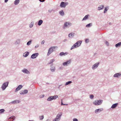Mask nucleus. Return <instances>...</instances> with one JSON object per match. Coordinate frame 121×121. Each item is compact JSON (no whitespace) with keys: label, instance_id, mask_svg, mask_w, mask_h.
<instances>
[{"label":"nucleus","instance_id":"1","mask_svg":"<svg viewBox=\"0 0 121 121\" xmlns=\"http://www.w3.org/2000/svg\"><path fill=\"white\" fill-rule=\"evenodd\" d=\"M82 42V41L81 40H79L78 41L71 47L70 48V50H72L73 49L80 47L81 45Z\"/></svg>","mask_w":121,"mask_h":121},{"label":"nucleus","instance_id":"2","mask_svg":"<svg viewBox=\"0 0 121 121\" xmlns=\"http://www.w3.org/2000/svg\"><path fill=\"white\" fill-rule=\"evenodd\" d=\"M72 25V23L69 22H65L63 26V28L65 29L69 28Z\"/></svg>","mask_w":121,"mask_h":121},{"label":"nucleus","instance_id":"3","mask_svg":"<svg viewBox=\"0 0 121 121\" xmlns=\"http://www.w3.org/2000/svg\"><path fill=\"white\" fill-rule=\"evenodd\" d=\"M62 115V113L60 112L57 115L55 118L54 119L53 121H59L60 120L61 117Z\"/></svg>","mask_w":121,"mask_h":121},{"label":"nucleus","instance_id":"4","mask_svg":"<svg viewBox=\"0 0 121 121\" xmlns=\"http://www.w3.org/2000/svg\"><path fill=\"white\" fill-rule=\"evenodd\" d=\"M103 101L102 100H95L93 102L94 104L96 105H101Z\"/></svg>","mask_w":121,"mask_h":121},{"label":"nucleus","instance_id":"5","mask_svg":"<svg viewBox=\"0 0 121 121\" xmlns=\"http://www.w3.org/2000/svg\"><path fill=\"white\" fill-rule=\"evenodd\" d=\"M9 83L8 82H7L3 83L2 84L1 88L3 91L7 87H8Z\"/></svg>","mask_w":121,"mask_h":121},{"label":"nucleus","instance_id":"6","mask_svg":"<svg viewBox=\"0 0 121 121\" xmlns=\"http://www.w3.org/2000/svg\"><path fill=\"white\" fill-rule=\"evenodd\" d=\"M58 97L57 95L50 96L48 98L47 100L48 101H51L53 100L56 99Z\"/></svg>","mask_w":121,"mask_h":121},{"label":"nucleus","instance_id":"7","mask_svg":"<svg viewBox=\"0 0 121 121\" xmlns=\"http://www.w3.org/2000/svg\"><path fill=\"white\" fill-rule=\"evenodd\" d=\"M55 47H51L48 50V52L47 54V55L49 56L53 52L54 50L55 49Z\"/></svg>","mask_w":121,"mask_h":121},{"label":"nucleus","instance_id":"8","mask_svg":"<svg viewBox=\"0 0 121 121\" xmlns=\"http://www.w3.org/2000/svg\"><path fill=\"white\" fill-rule=\"evenodd\" d=\"M21 40L20 39H17L14 43V44L15 46H18L20 43Z\"/></svg>","mask_w":121,"mask_h":121},{"label":"nucleus","instance_id":"9","mask_svg":"<svg viewBox=\"0 0 121 121\" xmlns=\"http://www.w3.org/2000/svg\"><path fill=\"white\" fill-rule=\"evenodd\" d=\"M71 60H68L66 61L63 63V65L64 66L68 65L71 63Z\"/></svg>","mask_w":121,"mask_h":121},{"label":"nucleus","instance_id":"10","mask_svg":"<svg viewBox=\"0 0 121 121\" xmlns=\"http://www.w3.org/2000/svg\"><path fill=\"white\" fill-rule=\"evenodd\" d=\"M99 64V62H97L95 64L93 65L92 69H93L94 70L98 67Z\"/></svg>","mask_w":121,"mask_h":121},{"label":"nucleus","instance_id":"11","mask_svg":"<svg viewBox=\"0 0 121 121\" xmlns=\"http://www.w3.org/2000/svg\"><path fill=\"white\" fill-rule=\"evenodd\" d=\"M39 55L38 53H36L32 54L31 56V58L32 59H35Z\"/></svg>","mask_w":121,"mask_h":121},{"label":"nucleus","instance_id":"12","mask_svg":"<svg viewBox=\"0 0 121 121\" xmlns=\"http://www.w3.org/2000/svg\"><path fill=\"white\" fill-rule=\"evenodd\" d=\"M20 102V101L19 100H15L12 101L11 102H10V103H11L13 104H16L17 103H19Z\"/></svg>","mask_w":121,"mask_h":121},{"label":"nucleus","instance_id":"13","mask_svg":"<svg viewBox=\"0 0 121 121\" xmlns=\"http://www.w3.org/2000/svg\"><path fill=\"white\" fill-rule=\"evenodd\" d=\"M22 87L23 86L22 85H19L16 89V90L15 91V92H16L20 90L22 88Z\"/></svg>","mask_w":121,"mask_h":121},{"label":"nucleus","instance_id":"14","mask_svg":"<svg viewBox=\"0 0 121 121\" xmlns=\"http://www.w3.org/2000/svg\"><path fill=\"white\" fill-rule=\"evenodd\" d=\"M103 110V109L102 108L98 109H96L95 111V113H97L99 112H100Z\"/></svg>","mask_w":121,"mask_h":121},{"label":"nucleus","instance_id":"15","mask_svg":"<svg viewBox=\"0 0 121 121\" xmlns=\"http://www.w3.org/2000/svg\"><path fill=\"white\" fill-rule=\"evenodd\" d=\"M104 7V6L102 4L100 5L99 6L97 10H100L103 9Z\"/></svg>","mask_w":121,"mask_h":121},{"label":"nucleus","instance_id":"16","mask_svg":"<svg viewBox=\"0 0 121 121\" xmlns=\"http://www.w3.org/2000/svg\"><path fill=\"white\" fill-rule=\"evenodd\" d=\"M75 33L73 32H71L68 35L69 37L70 38L73 37L74 36Z\"/></svg>","mask_w":121,"mask_h":121},{"label":"nucleus","instance_id":"17","mask_svg":"<svg viewBox=\"0 0 121 121\" xmlns=\"http://www.w3.org/2000/svg\"><path fill=\"white\" fill-rule=\"evenodd\" d=\"M23 73L28 74H29L30 73L29 71L25 68L23 69Z\"/></svg>","mask_w":121,"mask_h":121},{"label":"nucleus","instance_id":"18","mask_svg":"<svg viewBox=\"0 0 121 121\" xmlns=\"http://www.w3.org/2000/svg\"><path fill=\"white\" fill-rule=\"evenodd\" d=\"M64 2H62L60 5V7L61 8H65V6L64 3Z\"/></svg>","mask_w":121,"mask_h":121},{"label":"nucleus","instance_id":"19","mask_svg":"<svg viewBox=\"0 0 121 121\" xmlns=\"http://www.w3.org/2000/svg\"><path fill=\"white\" fill-rule=\"evenodd\" d=\"M68 52H66L65 53H64L63 52H62L60 53L59 55L60 56H65L68 54Z\"/></svg>","mask_w":121,"mask_h":121},{"label":"nucleus","instance_id":"20","mask_svg":"<svg viewBox=\"0 0 121 121\" xmlns=\"http://www.w3.org/2000/svg\"><path fill=\"white\" fill-rule=\"evenodd\" d=\"M121 74L119 73H115L113 75V77H114L118 78L119 77L121 76Z\"/></svg>","mask_w":121,"mask_h":121},{"label":"nucleus","instance_id":"21","mask_svg":"<svg viewBox=\"0 0 121 121\" xmlns=\"http://www.w3.org/2000/svg\"><path fill=\"white\" fill-rule=\"evenodd\" d=\"M90 16V15L89 14H87L82 19V21L86 20L88 18V17Z\"/></svg>","mask_w":121,"mask_h":121},{"label":"nucleus","instance_id":"22","mask_svg":"<svg viewBox=\"0 0 121 121\" xmlns=\"http://www.w3.org/2000/svg\"><path fill=\"white\" fill-rule=\"evenodd\" d=\"M118 103H117L113 104L111 107V108H114L117 106Z\"/></svg>","mask_w":121,"mask_h":121},{"label":"nucleus","instance_id":"23","mask_svg":"<svg viewBox=\"0 0 121 121\" xmlns=\"http://www.w3.org/2000/svg\"><path fill=\"white\" fill-rule=\"evenodd\" d=\"M29 53L28 52H26L23 53V56L26 57L29 55Z\"/></svg>","mask_w":121,"mask_h":121},{"label":"nucleus","instance_id":"24","mask_svg":"<svg viewBox=\"0 0 121 121\" xmlns=\"http://www.w3.org/2000/svg\"><path fill=\"white\" fill-rule=\"evenodd\" d=\"M59 13L60 15L61 16H64L65 15V13L63 10H61L59 12Z\"/></svg>","mask_w":121,"mask_h":121},{"label":"nucleus","instance_id":"25","mask_svg":"<svg viewBox=\"0 0 121 121\" xmlns=\"http://www.w3.org/2000/svg\"><path fill=\"white\" fill-rule=\"evenodd\" d=\"M109 7L108 6H106L104 9V13H105L108 11V9H109Z\"/></svg>","mask_w":121,"mask_h":121},{"label":"nucleus","instance_id":"26","mask_svg":"<svg viewBox=\"0 0 121 121\" xmlns=\"http://www.w3.org/2000/svg\"><path fill=\"white\" fill-rule=\"evenodd\" d=\"M121 46V42H119L116 44L115 45V47L116 48H118L120 47Z\"/></svg>","mask_w":121,"mask_h":121},{"label":"nucleus","instance_id":"27","mask_svg":"<svg viewBox=\"0 0 121 121\" xmlns=\"http://www.w3.org/2000/svg\"><path fill=\"white\" fill-rule=\"evenodd\" d=\"M43 22V21L42 20H39L38 23V25L39 26H40Z\"/></svg>","mask_w":121,"mask_h":121},{"label":"nucleus","instance_id":"28","mask_svg":"<svg viewBox=\"0 0 121 121\" xmlns=\"http://www.w3.org/2000/svg\"><path fill=\"white\" fill-rule=\"evenodd\" d=\"M92 25V23H89L86 26V27H90Z\"/></svg>","mask_w":121,"mask_h":121},{"label":"nucleus","instance_id":"29","mask_svg":"<svg viewBox=\"0 0 121 121\" xmlns=\"http://www.w3.org/2000/svg\"><path fill=\"white\" fill-rule=\"evenodd\" d=\"M20 0H16L14 2V4L15 5H17L18 4Z\"/></svg>","mask_w":121,"mask_h":121},{"label":"nucleus","instance_id":"30","mask_svg":"<svg viewBox=\"0 0 121 121\" xmlns=\"http://www.w3.org/2000/svg\"><path fill=\"white\" fill-rule=\"evenodd\" d=\"M55 70V68L54 66L52 67L51 68V70L52 72H54Z\"/></svg>","mask_w":121,"mask_h":121},{"label":"nucleus","instance_id":"31","mask_svg":"<svg viewBox=\"0 0 121 121\" xmlns=\"http://www.w3.org/2000/svg\"><path fill=\"white\" fill-rule=\"evenodd\" d=\"M34 24V22H31L30 23V24L29 26L31 28L33 27Z\"/></svg>","mask_w":121,"mask_h":121},{"label":"nucleus","instance_id":"32","mask_svg":"<svg viewBox=\"0 0 121 121\" xmlns=\"http://www.w3.org/2000/svg\"><path fill=\"white\" fill-rule=\"evenodd\" d=\"M39 118L40 120H42L44 118V116L43 115H42L41 116H39Z\"/></svg>","mask_w":121,"mask_h":121},{"label":"nucleus","instance_id":"33","mask_svg":"<svg viewBox=\"0 0 121 121\" xmlns=\"http://www.w3.org/2000/svg\"><path fill=\"white\" fill-rule=\"evenodd\" d=\"M72 83V82L71 81H69L68 82H66L65 84V86L70 84V83Z\"/></svg>","mask_w":121,"mask_h":121},{"label":"nucleus","instance_id":"34","mask_svg":"<svg viewBox=\"0 0 121 121\" xmlns=\"http://www.w3.org/2000/svg\"><path fill=\"white\" fill-rule=\"evenodd\" d=\"M28 93V91L27 90H24L23 91V94H26Z\"/></svg>","mask_w":121,"mask_h":121},{"label":"nucleus","instance_id":"35","mask_svg":"<svg viewBox=\"0 0 121 121\" xmlns=\"http://www.w3.org/2000/svg\"><path fill=\"white\" fill-rule=\"evenodd\" d=\"M5 111V110L4 109H1L0 110V113L2 114Z\"/></svg>","mask_w":121,"mask_h":121},{"label":"nucleus","instance_id":"36","mask_svg":"<svg viewBox=\"0 0 121 121\" xmlns=\"http://www.w3.org/2000/svg\"><path fill=\"white\" fill-rule=\"evenodd\" d=\"M32 42V40H30L28 42H27V45H29L31 43V42Z\"/></svg>","mask_w":121,"mask_h":121},{"label":"nucleus","instance_id":"37","mask_svg":"<svg viewBox=\"0 0 121 121\" xmlns=\"http://www.w3.org/2000/svg\"><path fill=\"white\" fill-rule=\"evenodd\" d=\"M52 11H53V12H55L54 10L53 9H49L48 10V12L49 13H51Z\"/></svg>","mask_w":121,"mask_h":121},{"label":"nucleus","instance_id":"38","mask_svg":"<svg viewBox=\"0 0 121 121\" xmlns=\"http://www.w3.org/2000/svg\"><path fill=\"white\" fill-rule=\"evenodd\" d=\"M94 96L93 95H90V98L91 99H93Z\"/></svg>","mask_w":121,"mask_h":121},{"label":"nucleus","instance_id":"39","mask_svg":"<svg viewBox=\"0 0 121 121\" xmlns=\"http://www.w3.org/2000/svg\"><path fill=\"white\" fill-rule=\"evenodd\" d=\"M55 61L54 59H52L50 61V62L49 63V64H50L52 63L53 62H54Z\"/></svg>","mask_w":121,"mask_h":121},{"label":"nucleus","instance_id":"40","mask_svg":"<svg viewBox=\"0 0 121 121\" xmlns=\"http://www.w3.org/2000/svg\"><path fill=\"white\" fill-rule=\"evenodd\" d=\"M85 42L86 43H88L89 42V40L88 39H85Z\"/></svg>","mask_w":121,"mask_h":121},{"label":"nucleus","instance_id":"41","mask_svg":"<svg viewBox=\"0 0 121 121\" xmlns=\"http://www.w3.org/2000/svg\"><path fill=\"white\" fill-rule=\"evenodd\" d=\"M105 44L107 46H108L109 45V43L107 41H105Z\"/></svg>","mask_w":121,"mask_h":121},{"label":"nucleus","instance_id":"42","mask_svg":"<svg viewBox=\"0 0 121 121\" xmlns=\"http://www.w3.org/2000/svg\"><path fill=\"white\" fill-rule=\"evenodd\" d=\"M15 117L14 116H12L9 118V119H13L14 120L15 119Z\"/></svg>","mask_w":121,"mask_h":121},{"label":"nucleus","instance_id":"43","mask_svg":"<svg viewBox=\"0 0 121 121\" xmlns=\"http://www.w3.org/2000/svg\"><path fill=\"white\" fill-rule=\"evenodd\" d=\"M73 121H78V119L76 118H74L73 119Z\"/></svg>","mask_w":121,"mask_h":121},{"label":"nucleus","instance_id":"44","mask_svg":"<svg viewBox=\"0 0 121 121\" xmlns=\"http://www.w3.org/2000/svg\"><path fill=\"white\" fill-rule=\"evenodd\" d=\"M64 3H64L65 4V6H66L68 5L69 4L67 2H64Z\"/></svg>","mask_w":121,"mask_h":121},{"label":"nucleus","instance_id":"45","mask_svg":"<svg viewBox=\"0 0 121 121\" xmlns=\"http://www.w3.org/2000/svg\"><path fill=\"white\" fill-rule=\"evenodd\" d=\"M39 47V45L38 44H37L35 46V48H38Z\"/></svg>","mask_w":121,"mask_h":121},{"label":"nucleus","instance_id":"46","mask_svg":"<svg viewBox=\"0 0 121 121\" xmlns=\"http://www.w3.org/2000/svg\"><path fill=\"white\" fill-rule=\"evenodd\" d=\"M44 42H45V41H44V40H43L41 42V44H43L44 43Z\"/></svg>","mask_w":121,"mask_h":121},{"label":"nucleus","instance_id":"47","mask_svg":"<svg viewBox=\"0 0 121 121\" xmlns=\"http://www.w3.org/2000/svg\"><path fill=\"white\" fill-rule=\"evenodd\" d=\"M20 94H23V91H20Z\"/></svg>","mask_w":121,"mask_h":121},{"label":"nucleus","instance_id":"48","mask_svg":"<svg viewBox=\"0 0 121 121\" xmlns=\"http://www.w3.org/2000/svg\"><path fill=\"white\" fill-rule=\"evenodd\" d=\"M61 105H64V104H63L62 103V99L61 100Z\"/></svg>","mask_w":121,"mask_h":121},{"label":"nucleus","instance_id":"49","mask_svg":"<svg viewBox=\"0 0 121 121\" xmlns=\"http://www.w3.org/2000/svg\"><path fill=\"white\" fill-rule=\"evenodd\" d=\"M39 0L41 2H43L44 1V0Z\"/></svg>","mask_w":121,"mask_h":121},{"label":"nucleus","instance_id":"50","mask_svg":"<svg viewBox=\"0 0 121 121\" xmlns=\"http://www.w3.org/2000/svg\"><path fill=\"white\" fill-rule=\"evenodd\" d=\"M8 0H4V2L6 3L8 1Z\"/></svg>","mask_w":121,"mask_h":121},{"label":"nucleus","instance_id":"51","mask_svg":"<svg viewBox=\"0 0 121 121\" xmlns=\"http://www.w3.org/2000/svg\"><path fill=\"white\" fill-rule=\"evenodd\" d=\"M66 40H67V39H65L63 41H64V42H65L66 41Z\"/></svg>","mask_w":121,"mask_h":121},{"label":"nucleus","instance_id":"52","mask_svg":"<svg viewBox=\"0 0 121 121\" xmlns=\"http://www.w3.org/2000/svg\"><path fill=\"white\" fill-rule=\"evenodd\" d=\"M109 25H111L112 23H111V22H109Z\"/></svg>","mask_w":121,"mask_h":121},{"label":"nucleus","instance_id":"53","mask_svg":"<svg viewBox=\"0 0 121 121\" xmlns=\"http://www.w3.org/2000/svg\"><path fill=\"white\" fill-rule=\"evenodd\" d=\"M68 105L67 104H64V105Z\"/></svg>","mask_w":121,"mask_h":121},{"label":"nucleus","instance_id":"54","mask_svg":"<svg viewBox=\"0 0 121 121\" xmlns=\"http://www.w3.org/2000/svg\"><path fill=\"white\" fill-rule=\"evenodd\" d=\"M28 121H34L33 120H29Z\"/></svg>","mask_w":121,"mask_h":121},{"label":"nucleus","instance_id":"55","mask_svg":"<svg viewBox=\"0 0 121 121\" xmlns=\"http://www.w3.org/2000/svg\"><path fill=\"white\" fill-rule=\"evenodd\" d=\"M49 119H48L47 120V121H49Z\"/></svg>","mask_w":121,"mask_h":121},{"label":"nucleus","instance_id":"56","mask_svg":"<svg viewBox=\"0 0 121 121\" xmlns=\"http://www.w3.org/2000/svg\"><path fill=\"white\" fill-rule=\"evenodd\" d=\"M44 96V95H43V97Z\"/></svg>","mask_w":121,"mask_h":121},{"label":"nucleus","instance_id":"57","mask_svg":"<svg viewBox=\"0 0 121 121\" xmlns=\"http://www.w3.org/2000/svg\"><path fill=\"white\" fill-rule=\"evenodd\" d=\"M28 77L27 76L26 78H28Z\"/></svg>","mask_w":121,"mask_h":121},{"label":"nucleus","instance_id":"58","mask_svg":"<svg viewBox=\"0 0 121 121\" xmlns=\"http://www.w3.org/2000/svg\"><path fill=\"white\" fill-rule=\"evenodd\" d=\"M22 72H23V70H22Z\"/></svg>","mask_w":121,"mask_h":121}]
</instances>
